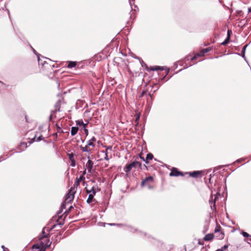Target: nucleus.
<instances>
[{
    "instance_id": "1",
    "label": "nucleus",
    "mask_w": 251,
    "mask_h": 251,
    "mask_svg": "<svg viewBox=\"0 0 251 251\" xmlns=\"http://www.w3.org/2000/svg\"><path fill=\"white\" fill-rule=\"evenodd\" d=\"M40 245L41 246V250L44 248L43 251H45V249L46 248H48L51 245V242H50L48 235H44L42 236L40 238Z\"/></svg>"
},
{
    "instance_id": "2",
    "label": "nucleus",
    "mask_w": 251,
    "mask_h": 251,
    "mask_svg": "<svg viewBox=\"0 0 251 251\" xmlns=\"http://www.w3.org/2000/svg\"><path fill=\"white\" fill-rule=\"evenodd\" d=\"M214 233L215 234V237L218 239L222 240L224 238L225 234L222 230L221 226L218 224H216V226L214 229Z\"/></svg>"
},
{
    "instance_id": "3",
    "label": "nucleus",
    "mask_w": 251,
    "mask_h": 251,
    "mask_svg": "<svg viewBox=\"0 0 251 251\" xmlns=\"http://www.w3.org/2000/svg\"><path fill=\"white\" fill-rule=\"evenodd\" d=\"M76 191H74V188H71L66 195L65 200V203H69L71 202L74 199V195Z\"/></svg>"
},
{
    "instance_id": "4",
    "label": "nucleus",
    "mask_w": 251,
    "mask_h": 251,
    "mask_svg": "<svg viewBox=\"0 0 251 251\" xmlns=\"http://www.w3.org/2000/svg\"><path fill=\"white\" fill-rule=\"evenodd\" d=\"M185 175H186L185 173L180 172L176 168L173 167L171 169L169 176H184Z\"/></svg>"
},
{
    "instance_id": "5",
    "label": "nucleus",
    "mask_w": 251,
    "mask_h": 251,
    "mask_svg": "<svg viewBox=\"0 0 251 251\" xmlns=\"http://www.w3.org/2000/svg\"><path fill=\"white\" fill-rule=\"evenodd\" d=\"M153 182V178L152 176H150L149 177H147L145 179H144L141 183V185L142 187L145 186H148L150 188V185L151 183Z\"/></svg>"
},
{
    "instance_id": "6",
    "label": "nucleus",
    "mask_w": 251,
    "mask_h": 251,
    "mask_svg": "<svg viewBox=\"0 0 251 251\" xmlns=\"http://www.w3.org/2000/svg\"><path fill=\"white\" fill-rule=\"evenodd\" d=\"M202 172L200 171H196L193 172H186V174H189V176L194 178H199L201 177V174Z\"/></svg>"
},
{
    "instance_id": "7",
    "label": "nucleus",
    "mask_w": 251,
    "mask_h": 251,
    "mask_svg": "<svg viewBox=\"0 0 251 251\" xmlns=\"http://www.w3.org/2000/svg\"><path fill=\"white\" fill-rule=\"evenodd\" d=\"M137 164V163H134V162L133 161L131 163L126 165V166L124 169L125 172L126 173H129L133 168H136V164Z\"/></svg>"
},
{
    "instance_id": "8",
    "label": "nucleus",
    "mask_w": 251,
    "mask_h": 251,
    "mask_svg": "<svg viewBox=\"0 0 251 251\" xmlns=\"http://www.w3.org/2000/svg\"><path fill=\"white\" fill-rule=\"evenodd\" d=\"M85 189H86V193L87 194H90L93 196H95L96 195V188L95 187L93 186L89 189L87 186H86Z\"/></svg>"
},
{
    "instance_id": "9",
    "label": "nucleus",
    "mask_w": 251,
    "mask_h": 251,
    "mask_svg": "<svg viewBox=\"0 0 251 251\" xmlns=\"http://www.w3.org/2000/svg\"><path fill=\"white\" fill-rule=\"evenodd\" d=\"M209 50L208 49H203L202 51H201L200 52L198 53V54H197V55H196L195 56H194L192 58V60L193 61L195 59H196L197 58V57L198 56H203L204 54L205 53H206L207 52H208Z\"/></svg>"
},
{
    "instance_id": "10",
    "label": "nucleus",
    "mask_w": 251,
    "mask_h": 251,
    "mask_svg": "<svg viewBox=\"0 0 251 251\" xmlns=\"http://www.w3.org/2000/svg\"><path fill=\"white\" fill-rule=\"evenodd\" d=\"M93 162L91 160H88L87 163L86 164V167L87 168L88 172L91 173V171L93 166Z\"/></svg>"
},
{
    "instance_id": "11",
    "label": "nucleus",
    "mask_w": 251,
    "mask_h": 251,
    "mask_svg": "<svg viewBox=\"0 0 251 251\" xmlns=\"http://www.w3.org/2000/svg\"><path fill=\"white\" fill-rule=\"evenodd\" d=\"M68 156L71 162V165L73 167H75V161L74 158V154L73 153H69Z\"/></svg>"
},
{
    "instance_id": "12",
    "label": "nucleus",
    "mask_w": 251,
    "mask_h": 251,
    "mask_svg": "<svg viewBox=\"0 0 251 251\" xmlns=\"http://www.w3.org/2000/svg\"><path fill=\"white\" fill-rule=\"evenodd\" d=\"M214 237V235L213 233H210L206 234L203 238V240L206 241H209L213 240Z\"/></svg>"
},
{
    "instance_id": "13",
    "label": "nucleus",
    "mask_w": 251,
    "mask_h": 251,
    "mask_svg": "<svg viewBox=\"0 0 251 251\" xmlns=\"http://www.w3.org/2000/svg\"><path fill=\"white\" fill-rule=\"evenodd\" d=\"M153 158V155L151 153H149L147 155V157L146 158L145 162L147 164H148L149 162V160H152Z\"/></svg>"
},
{
    "instance_id": "14",
    "label": "nucleus",
    "mask_w": 251,
    "mask_h": 251,
    "mask_svg": "<svg viewBox=\"0 0 251 251\" xmlns=\"http://www.w3.org/2000/svg\"><path fill=\"white\" fill-rule=\"evenodd\" d=\"M78 130V126H72L71 130V134L72 136H74L77 133Z\"/></svg>"
},
{
    "instance_id": "15",
    "label": "nucleus",
    "mask_w": 251,
    "mask_h": 251,
    "mask_svg": "<svg viewBox=\"0 0 251 251\" xmlns=\"http://www.w3.org/2000/svg\"><path fill=\"white\" fill-rule=\"evenodd\" d=\"M89 194V196H88V198L87 200V203H91L93 201H95V200L94 199V196L92 195H91L90 194Z\"/></svg>"
},
{
    "instance_id": "16",
    "label": "nucleus",
    "mask_w": 251,
    "mask_h": 251,
    "mask_svg": "<svg viewBox=\"0 0 251 251\" xmlns=\"http://www.w3.org/2000/svg\"><path fill=\"white\" fill-rule=\"evenodd\" d=\"M62 217L61 216L60 218H59L58 219V220L57 221V222L58 223V224L59 225H61V226H62L64 225V220H65V218L66 217V216L64 217V218L63 219H62Z\"/></svg>"
},
{
    "instance_id": "17",
    "label": "nucleus",
    "mask_w": 251,
    "mask_h": 251,
    "mask_svg": "<svg viewBox=\"0 0 251 251\" xmlns=\"http://www.w3.org/2000/svg\"><path fill=\"white\" fill-rule=\"evenodd\" d=\"M150 69H151V70H152V71H156V70H165V68L164 67H161L159 66H154V67H151Z\"/></svg>"
},
{
    "instance_id": "18",
    "label": "nucleus",
    "mask_w": 251,
    "mask_h": 251,
    "mask_svg": "<svg viewBox=\"0 0 251 251\" xmlns=\"http://www.w3.org/2000/svg\"><path fill=\"white\" fill-rule=\"evenodd\" d=\"M86 145L87 146H88V147L90 149L92 148V150L94 148L95 146V144L92 141H90V140H89L88 142V143Z\"/></svg>"
},
{
    "instance_id": "19",
    "label": "nucleus",
    "mask_w": 251,
    "mask_h": 251,
    "mask_svg": "<svg viewBox=\"0 0 251 251\" xmlns=\"http://www.w3.org/2000/svg\"><path fill=\"white\" fill-rule=\"evenodd\" d=\"M80 182H79L78 180L76 179L75 181V183L74 184V185L73 187H72L71 188H74V191H76L77 187L79 185Z\"/></svg>"
},
{
    "instance_id": "20",
    "label": "nucleus",
    "mask_w": 251,
    "mask_h": 251,
    "mask_svg": "<svg viewBox=\"0 0 251 251\" xmlns=\"http://www.w3.org/2000/svg\"><path fill=\"white\" fill-rule=\"evenodd\" d=\"M81 149L84 152H89L92 151V148L90 149L87 145L84 147H81Z\"/></svg>"
},
{
    "instance_id": "21",
    "label": "nucleus",
    "mask_w": 251,
    "mask_h": 251,
    "mask_svg": "<svg viewBox=\"0 0 251 251\" xmlns=\"http://www.w3.org/2000/svg\"><path fill=\"white\" fill-rule=\"evenodd\" d=\"M20 148L21 150H24L27 148V143L25 142L21 143L20 145Z\"/></svg>"
},
{
    "instance_id": "22",
    "label": "nucleus",
    "mask_w": 251,
    "mask_h": 251,
    "mask_svg": "<svg viewBox=\"0 0 251 251\" xmlns=\"http://www.w3.org/2000/svg\"><path fill=\"white\" fill-rule=\"evenodd\" d=\"M76 64V63L75 62H70L68 64V67L70 68L75 67Z\"/></svg>"
},
{
    "instance_id": "23",
    "label": "nucleus",
    "mask_w": 251,
    "mask_h": 251,
    "mask_svg": "<svg viewBox=\"0 0 251 251\" xmlns=\"http://www.w3.org/2000/svg\"><path fill=\"white\" fill-rule=\"evenodd\" d=\"M229 30H228V36L227 37V38L225 40L224 42H223L222 43V45H226V44H227L229 42Z\"/></svg>"
},
{
    "instance_id": "24",
    "label": "nucleus",
    "mask_w": 251,
    "mask_h": 251,
    "mask_svg": "<svg viewBox=\"0 0 251 251\" xmlns=\"http://www.w3.org/2000/svg\"><path fill=\"white\" fill-rule=\"evenodd\" d=\"M76 179L77 180H78V181L79 182H80V181H83V183H85V177H84V176H80L79 178H77H77H76Z\"/></svg>"
},
{
    "instance_id": "25",
    "label": "nucleus",
    "mask_w": 251,
    "mask_h": 251,
    "mask_svg": "<svg viewBox=\"0 0 251 251\" xmlns=\"http://www.w3.org/2000/svg\"><path fill=\"white\" fill-rule=\"evenodd\" d=\"M41 138H42V136H39V137H38L37 138V139H36V136H34L32 139V141L31 142H30L29 143L31 144L32 142H34V141H40L41 140Z\"/></svg>"
},
{
    "instance_id": "26",
    "label": "nucleus",
    "mask_w": 251,
    "mask_h": 251,
    "mask_svg": "<svg viewBox=\"0 0 251 251\" xmlns=\"http://www.w3.org/2000/svg\"><path fill=\"white\" fill-rule=\"evenodd\" d=\"M242 234L243 235V236L245 237H247V238H248L250 235L249 234H248L247 232H245V231H243L242 232Z\"/></svg>"
},
{
    "instance_id": "27",
    "label": "nucleus",
    "mask_w": 251,
    "mask_h": 251,
    "mask_svg": "<svg viewBox=\"0 0 251 251\" xmlns=\"http://www.w3.org/2000/svg\"><path fill=\"white\" fill-rule=\"evenodd\" d=\"M41 245H38V244H35L32 246V249H39L41 247Z\"/></svg>"
},
{
    "instance_id": "28",
    "label": "nucleus",
    "mask_w": 251,
    "mask_h": 251,
    "mask_svg": "<svg viewBox=\"0 0 251 251\" xmlns=\"http://www.w3.org/2000/svg\"><path fill=\"white\" fill-rule=\"evenodd\" d=\"M134 162V163H137V164H136V167H139L140 168H141V165H142L141 163H140L138 161H135Z\"/></svg>"
},
{
    "instance_id": "29",
    "label": "nucleus",
    "mask_w": 251,
    "mask_h": 251,
    "mask_svg": "<svg viewBox=\"0 0 251 251\" xmlns=\"http://www.w3.org/2000/svg\"><path fill=\"white\" fill-rule=\"evenodd\" d=\"M77 126H86V124H84L83 123L82 124H80L79 122L77 123Z\"/></svg>"
},
{
    "instance_id": "30",
    "label": "nucleus",
    "mask_w": 251,
    "mask_h": 251,
    "mask_svg": "<svg viewBox=\"0 0 251 251\" xmlns=\"http://www.w3.org/2000/svg\"><path fill=\"white\" fill-rule=\"evenodd\" d=\"M104 159H105L107 161L109 160V158L108 157L107 152H105Z\"/></svg>"
},
{
    "instance_id": "31",
    "label": "nucleus",
    "mask_w": 251,
    "mask_h": 251,
    "mask_svg": "<svg viewBox=\"0 0 251 251\" xmlns=\"http://www.w3.org/2000/svg\"><path fill=\"white\" fill-rule=\"evenodd\" d=\"M247 47V45H246V46H245L243 47V51H244V54H243V57H244V56H245V54H244V53H244V52H245V49H246V47Z\"/></svg>"
},
{
    "instance_id": "32",
    "label": "nucleus",
    "mask_w": 251,
    "mask_h": 251,
    "mask_svg": "<svg viewBox=\"0 0 251 251\" xmlns=\"http://www.w3.org/2000/svg\"><path fill=\"white\" fill-rule=\"evenodd\" d=\"M112 149V147H108L106 149V151H105V152H107V151L108 150H111Z\"/></svg>"
},
{
    "instance_id": "33",
    "label": "nucleus",
    "mask_w": 251,
    "mask_h": 251,
    "mask_svg": "<svg viewBox=\"0 0 251 251\" xmlns=\"http://www.w3.org/2000/svg\"><path fill=\"white\" fill-rule=\"evenodd\" d=\"M42 236H44V235H48V234H46L45 233V231L44 230L42 231Z\"/></svg>"
},
{
    "instance_id": "34",
    "label": "nucleus",
    "mask_w": 251,
    "mask_h": 251,
    "mask_svg": "<svg viewBox=\"0 0 251 251\" xmlns=\"http://www.w3.org/2000/svg\"><path fill=\"white\" fill-rule=\"evenodd\" d=\"M96 140V138L94 137H92V139L90 140V141H92L93 143L94 142H95Z\"/></svg>"
},
{
    "instance_id": "35",
    "label": "nucleus",
    "mask_w": 251,
    "mask_h": 251,
    "mask_svg": "<svg viewBox=\"0 0 251 251\" xmlns=\"http://www.w3.org/2000/svg\"><path fill=\"white\" fill-rule=\"evenodd\" d=\"M216 199H217V198L216 197H215V199H214V205H213V206L215 208V202H216Z\"/></svg>"
},
{
    "instance_id": "36",
    "label": "nucleus",
    "mask_w": 251,
    "mask_h": 251,
    "mask_svg": "<svg viewBox=\"0 0 251 251\" xmlns=\"http://www.w3.org/2000/svg\"><path fill=\"white\" fill-rule=\"evenodd\" d=\"M84 131H85V134H86V135H88V130H87V129H84Z\"/></svg>"
},
{
    "instance_id": "37",
    "label": "nucleus",
    "mask_w": 251,
    "mask_h": 251,
    "mask_svg": "<svg viewBox=\"0 0 251 251\" xmlns=\"http://www.w3.org/2000/svg\"><path fill=\"white\" fill-rule=\"evenodd\" d=\"M140 157L141 159H142L143 161L145 162L146 159H145L144 157H142L141 155H140Z\"/></svg>"
},
{
    "instance_id": "38",
    "label": "nucleus",
    "mask_w": 251,
    "mask_h": 251,
    "mask_svg": "<svg viewBox=\"0 0 251 251\" xmlns=\"http://www.w3.org/2000/svg\"><path fill=\"white\" fill-rule=\"evenodd\" d=\"M86 174V169L83 172L82 175L81 176H84Z\"/></svg>"
},
{
    "instance_id": "39",
    "label": "nucleus",
    "mask_w": 251,
    "mask_h": 251,
    "mask_svg": "<svg viewBox=\"0 0 251 251\" xmlns=\"http://www.w3.org/2000/svg\"><path fill=\"white\" fill-rule=\"evenodd\" d=\"M139 119V116H138L136 118V120H135V121L137 122Z\"/></svg>"
},
{
    "instance_id": "40",
    "label": "nucleus",
    "mask_w": 251,
    "mask_h": 251,
    "mask_svg": "<svg viewBox=\"0 0 251 251\" xmlns=\"http://www.w3.org/2000/svg\"><path fill=\"white\" fill-rule=\"evenodd\" d=\"M248 12H251V7H250L248 8Z\"/></svg>"
},
{
    "instance_id": "41",
    "label": "nucleus",
    "mask_w": 251,
    "mask_h": 251,
    "mask_svg": "<svg viewBox=\"0 0 251 251\" xmlns=\"http://www.w3.org/2000/svg\"><path fill=\"white\" fill-rule=\"evenodd\" d=\"M73 208V206H70V207L69 208V209L68 210V212L70 211L71 210V209Z\"/></svg>"
},
{
    "instance_id": "42",
    "label": "nucleus",
    "mask_w": 251,
    "mask_h": 251,
    "mask_svg": "<svg viewBox=\"0 0 251 251\" xmlns=\"http://www.w3.org/2000/svg\"><path fill=\"white\" fill-rule=\"evenodd\" d=\"M53 116V113H52V114H51V115H50V119H52V118Z\"/></svg>"
},
{
    "instance_id": "43",
    "label": "nucleus",
    "mask_w": 251,
    "mask_h": 251,
    "mask_svg": "<svg viewBox=\"0 0 251 251\" xmlns=\"http://www.w3.org/2000/svg\"><path fill=\"white\" fill-rule=\"evenodd\" d=\"M227 247V246H226V245H225V246H224V248H225V249Z\"/></svg>"
},
{
    "instance_id": "44",
    "label": "nucleus",
    "mask_w": 251,
    "mask_h": 251,
    "mask_svg": "<svg viewBox=\"0 0 251 251\" xmlns=\"http://www.w3.org/2000/svg\"><path fill=\"white\" fill-rule=\"evenodd\" d=\"M57 127H58L59 128V129H61V128H60V127L59 126H57Z\"/></svg>"
},
{
    "instance_id": "45",
    "label": "nucleus",
    "mask_w": 251,
    "mask_h": 251,
    "mask_svg": "<svg viewBox=\"0 0 251 251\" xmlns=\"http://www.w3.org/2000/svg\"><path fill=\"white\" fill-rule=\"evenodd\" d=\"M2 248H4V246H2Z\"/></svg>"
},
{
    "instance_id": "46",
    "label": "nucleus",
    "mask_w": 251,
    "mask_h": 251,
    "mask_svg": "<svg viewBox=\"0 0 251 251\" xmlns=\"http://www.w3.org/2000/svg\"><path fill=\"white\" fill-rule=\"evenodd\" d=\"M3 251H6L5 250H4Z\"/></svg>"
},
{
    "instance_id": "47",
    "label": "nucleus",
    "mask_w": 251,
    "mask_h": 251,
    "mask_svg": "<svg viewBox=\"0 0 251 251\" xmlns=\"http://www.w3.org/2000/svg\"><path fill=\"white\" fill-rule=\"evenodd\" d=\"M249 243L251 244V243H250V242H249Z\"/></svg>"
}]
</instances>
